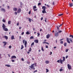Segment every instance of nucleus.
I'll list each match as a JSON object with an SVG mask.
<instances>
[{
  "label": "nucleus",
  "mask_w": 73,
  "mask_h": 73,
  "mask_svg": "<svg viewBox=\"0 0 73 73\" xmlns=\"http://www.w3.org/2000/svg\"><path fill=\"white\" fill-rule=\"evenodd\" d=\"M2 27L3 28V29L5 31H8V29L7 28H6L7 27L4 24H3Z\"/></svg>",
  "instance_id": "f257e3e1"
},
{
  "label": "nucleus",
  "mask_w": 73,
  "mask_h": 73,
  "mask_svg": "<svg viewBox=\"0 0 73 73\" xmlns=\"http://www.w3.org/2000/svg\"><path fill=\"white\" fill-rule=\"evenodd\" d=\"M37 64V63H35L34 64H32L31 66H30L29 67L30 68H31V69H33V70H35V66H34V65H36Z\"/></svg>",
  "instance_id": "f03ea898"
},
{
  "label": "nucleus",
  "mask_w": 73,
  "mask_h": 73,
  "mask_svg": "<svg viewBox=\"0 0 73 73\" xmlns=\"http://www.w3.org/2000/svg\"><path fill=\"white\" fill-rule=\"evenodd\" d=\"M72 40V39L71 38H67L66 39L67 42L68 43H69V44H70V41L71 42H73V41Z\"/></svg>",
  "instance_id": "7ed1b4c3"
},
{
  "label": "nucleus",
  "mask_w": 73,
  "mask_h": 73,
  "mask_svg": "<svg viewBox=\"0 0 73 73\" xmlns=\"http://www.w3.org/2000/svg\"><path fill=\"white\" fill-rule=\"evenodd\" d=\"M63 60L61 59L60 60V62L61 64H62V62H64V61H65V57H63Z\"/></svg>",
  "instance_id": "20e7f679"
},
{
  "label": "nucleus",
  "mask_w": 73,
  "mask_h": 73,
  "mask_svg": "<svg viewBox=\"0 0 73 73\" xmlns=\"http://www.w3.org/2000/svg\"><path fill=\"white\" fill-rule=\"evenodd\" d=\"M67 67L69 70H70L72 69V67L71 66L69 65V64H68Z\"/></svg>",
  "instance_id": "39448f33"
},
{
  "label": "nucleus",
  "mask_w": 73,
  "mask_h": 73,
  "mask_svg": "<svg viewBox=\"0 0 73 73\" xmlns=\"http://www.w3.org/2000/svg\"><path fill=\"white\" fill-rule=\"evenodd\" d=\"M58 33L56 31L55 33L54 36H56V37H58Z\"/></svg>",
  "instance_id": "423d86ee"
},
{
  "label": "nucleus",
  "mask_w": 73,
  "mask_h": 73,
  "mask_svg": "<svg viewBox=\"0 0 73 73\" xmlns=\"http://www.w3.org/2000/svg\"><path fill=\"white\" fill-rule=\"evenodd\" d=\"M21 11V9H18V10L17 11V12L18 13H20V12Z\"/></svg>",
  "instance_id": "0eeeda50"
},
{
  "label": "nucleus",
  "mask_w": 73,
  "mask_h": 73,
  "mask_svg": "<svg viewBox=\"0 0 73 73\" xmlns=\"http://www.w3.org/2000/svg\"><path fill=\"white\" fill-rule=\"evenodd\" d=\"M1 11H3V12H5V9L2 8L1 9Z\"/></svg>",
  "instance_id": "6e6552de"
},
{
  "label": "nucleus",
  "mask_w": 73,
  "mask_h": 73,
  "mask_svg": "<svg viewBox=\"0 0 73 73\" xmlns=\"http://www.w3.org/2000/svg\"><path fill=\"white\" fill-rule=\"evenodd\" d=\"M46 7L45 6H43L42 7V9H43V10H46Z\"/></svg>",
  "instance_id": "1a4fd4ad"
},
{
  "label": "nucleus",
  "mask_w": 73,
  "mask_h": 73,
  "mask_svg": "<svg viewBox=\"0 0 73 73\" xmlns=\"http://www.w3.org/2000/svg\"><path fill=\"white\" fill-rule=\"evenodd\" d=\"M13 58H16V56H13L11 57V59H13Z\"/></svg>",
  "instance_id": "9d476101"
},
{
  "label": "nucleus",
  "mask_w": 73,
  "mask_h": 73,
  "mask_svg": "<svg viewBox=\"0 0 73 73\" xmlns=\"http://www.w3.org/2000/svg\"><path fill=\"white\" fill-rule=\"evenodd\" d=\"M13 10L14 11H17V8L14 7L13 8Z\"/></svg>",
  "instance_id": "9b49d317"
},
{
  "label": "nucleus",
  "mask_w": 73,
  "mask_h": 73,
  "mask_svg": "<svg viewBox=\"0 0 73 73\" xmlns=\"http://www.w3.org/2000/svg\"><path fill=\"white\" fill-rule=\"evenodd\" d=\"M27 41H25V48H27Z\"/></svg>",
  "instance_id": "f8f14e48"
},
{
  "label": "nucleus",
  "mask_w": 73,
  "mask_h": 73,
  "mask_svg": "<svg viewBox=\"0 0 73 73\" xmlns=\"http://www.w3.org/2000/svg\"><path fill=\"white\" fill-rule=\"evenodd\" d=\"M11 40H15V38L14 37V35H12L11 36Z\"/></svg>",
  "instance_id": "ddd939ff"
},
{
  "label": "nucleus",
  "mask_w": 73,
  "mask_h": 73,
  "mask_svg": "<svg viewBox=\"0 0 73 73\" xmlns=\"http://www.w3.org/2000/svg\"><path fill=\"white\" fill-rule=\"evenodd\" d=\"M34 42H36V43H38V40H34Z\"/></svg>",
  "instance_id": "4468645a"
},
{
  "label": "nucleus",
  "mask_w": 73,
  "mask_h": 73,
  "mask_svg": "<svg viewBox=\"0 0 73 73\" xmlns=\"http://www.w3.org/2000/svg\"><path fill=\"white\" fill-rule=\"evenodd\" d=\"M70 7H73V3H69V4Z\"/></svg>",
  "instance_id": "2eb2a0df"
},
{
  "label": "nucleus",
  "mask_w": 73,
  "mask_h": 73,
  "mask_svg": "<svg viewBox=\"0 0 73 73\" xmlns=\"http://www.w3.org/2000/svg\"><path fill=\"white\" fill-rule=\"evenodd\" d=\"M4 37L6 40H8V36H4Z\"/></svg>",
  "instance_id": "dca6fc26"
},
{
  "label": "nucleus",
  "mask_w": 73,
  "mask_h": 73,
  "mask_svg": "<svg viewBox=\"0 0 73 73\" xmlns=\"http://www.w3.org/2000/svg\"><path fill=\"white\" fill-rule=\"evenodd\" d=\"M49 37H50V35H49V34H48L46 36L47 38H49Z\"/></svg>",
  "instance_id": "f3484780"
},
{
  "label": "nucleus",
  "mask_w": 73,
  "mask_h": 73,
  "mask_svg": "<svg viewBox=\"0 0 73 73\" xmlns=\"http://www.w3.org/2000/svg\"><path fill=\"white\" fill-rule=\"evenodd\" d=\"M3 43H4V46H5V45H7V42H3Z\"/></svg>",
  "instance_id": "a211bd4d"
},
{
  "label": "nucleus",
  "mask_w": 73,
  "mask_h": 73,
  "mask_svg": "<svg viewBox=\"0 0 73 73\" xmlns=\"http://www.w3.org/2000/svg\"><path fill=\"white\" fill-rule=\"evenodd\" d=\"M42 13H46V11H45V10H42Z\"/></svg>",
  "instance_id": "6ab92c4d"
},
{
  "label": "nucleus",
  "mask_w": 73,
  "mask_h": 73,
  "mask_svg": "<svg viewBox=\"0 0 73 73\" xmlns=\"http://www.w3.org/2000/svg\"><path fill=\"white\" fill-rule=\"evenodd\" d=\"M49 63V62L48 61H45V63L46 64H48V63Z\"/></svg>",
  "instance_id": "aec40b11"
},
{
  "label": "nucleus",
  "mask_w": 73,
  "mask_h": 73,
  "mask_svg": "<svg viewBox=\"0 0 73 73\" xmlns=\"http://www.w3.org/2000/svg\"><path fill=\"white\" fill-rule=\"evenodd\" d=\"M11 21H8V24L9 25H10L11 24Z\"/></svg>",
  "instance_id": "412c9836"
},
{
  "label": "nucleus",
  "mask_w": 73,
  "mask_h": 73,
  "mask_svg": "<svg viewBox=\"0 0 73 73\" xmlns=\"http://www.w3.org/2000/svg\"><path fill=\"white\" fill-rule=\"evenodd\" d=\"M37 7L36 6H34L33 7V9H36Z\"/></svg>",
  "instance_id": "4be33fe9"
},
{
  "label": "nucleus",
  "mask_w": 73,
  "mask_h": 73,
  "mask_svg": "<svg viewBox=\"0 0 73 73\" xmlns=\"http://www.w3.org/2000/svg\"><path fill=\"white\" fill-rule=\"evenodd\" d=\"M64 46H66V45H67V43L66 42H65L64 43Z\"/></svg>",
  "instance_id": "5701e85b"
},
{
  "label": "nucleus",
  "mask_w": 73,
  "mask_h": 73,
  "mask_svg": "<svg viewBox=\"0 0 73 73\" xmlns=\"http://www.w3.org/2000/svg\"><path fill=\"white\" fill-rule=\"evenodd\" d=\"M64 14H58V16H62Z\"/></svg>",
  "instance_id": "b1692460"
},
{
  "label": "nucleus",
  "mask_w": 73,
  "mask_h": 73,
  "mask_svg": "<svg viewBox=\"0 0 73 73\" xmlns=\"http://www.w3.org/2000/svg\"><path fill=\"white\" fill-rule=\"evenodd\" d=\"M24 48V46H23V45H22L21 47V50H22Z\"/></svg>",
  "instance_id": "393cba45"
},
{
  "label": "nucleus",
  "mask_w": 73,
  "mask_h": 73,
  "mask_svg": "<svg viewBox=\"0 0 73 73\" xmlns=\"http://www.w3.org/2000/svg\"><path fill=\"white\" fill-rule=\"evenodd\" d=\"M43 44H47L48 45H49V44L48 43V42H43Z\"/></svg>",
  "instance_id": "a878e982"
},
{
  "label": "nucleus",
  "mask_w": 73,
  "mask_h": 73,
  "mask_svg": "<svg viewBox=\"0 0 73 73\" xmlns=\"http://www.w3.org/2000/svg\"><path fill=\"white\" fill-rule=\"evenodd\" d=\"M26 35H29L30 34V33H29V32L27 31L26 33Z\"/></svg>",
  "instance_id": "bb28decb"
},
{
  "label": "nucleus",
  "mask_w": 73,
  "mask_h": 73,
  "mask_svg": "<svg viewBox=\"0 0 73 73\" xmlns=\"http://www.w3.org/2000/svg\"><path fill=\"white\" fill-rule=\"evenodd\" d=\"M5 66H7V67H11V66L9 65L6 64L5 65Z\"/></svg>",
  "instance_id": "cd10ccee"
},
{
  "label": "nucleus",
  "mask_w": 73,
  "mask_h": 73,
  "mask_svg": "<svg viewBox=\"0 0 73 73\" xmlns=\"http://www.w3.org/2000/svg\"><path fill=\"white\" fill-rule=\"evenodd\" d=\"M33 38H34L33 36H31L30 38V39H33Z\"/></svg>",
  "instance_id": "c85d7f7f"
},
{
  "label": "nucleus",
  "mask_w": 73,
  "mask_h": 73,
  "mask_svg": "<svg viewBox=\"0 0 73 73\" xmlns=\"http://www.w3.org/2000/svg\"><path fill=\"white\" fill-rule=\"evenodd\" d=\"M2 21L3 23H5V22H6V21H5V19H3L2 20Z\"/></svg>",
  "instance_id": "c756f323"
},
{
  "label": "nucleus",
  "mask_w": 73,
  "mask_h": 73,
  "mask_svg": "<svg viewBox=\"0 0 73 73\" xmlns=\"http://www.w3.org/2000/svg\"><path fill=\"white\" fill-rule=\"evenodd\" d=\"M32 50V48H31V47H30V48L29 49V52H31V51Z\"/></svg>",
  "instance_id": "7c9ffc66"
},
{
  "label": "nucleus",
  "mask_w": 73,
  "mask_h": 73,
  "mask_svg": "<svg viewBox=\"0 0 73 73\" xmlns=\"http://www.w3.org/2000/svg\"><path fill=\"white\" fill-rule=\"evenodd\" d=\"M32 19H31V18H29V21L30 23H31V20H32Z\"/></svg>",
  "instance_id": "2f4dec72"
},
{
  "label": "nucleus",
  "mask_w": 73,
  "mask_h": 73,
  "mask_svg": "<svg viewBox=\"0 0 73 73\" xmlns=\"http://www.w3.org/2000/svg\"><path fill=\"white\" fill-rule=\"evenodd\" d=\"M41 50H42V51H44V50L42 46L41 47Z\"/></svg>",
  "instance_id": "473e14b6"
},
{
  "label": "nucleus",
  "mask_w": 73,
  "mask_h": 73,
  "mask_svg": "<svg viewBox=\"0 0 73 73\" xmlns=\"http://www.w3.org/2000/svg\"><path fill=\"white\" fill-rule=\"evenodd\" d=\"M34 44H35V43H34V42H33L31 44V46H33V45H34Z\"/></svg>",
  "instance_id": "72a5a7b5"
},
{
  "label": "nucleus",
  "mask_w": 73,
  "mask_h": 73,
  "mask_svg": "<svg viewBox=\"0 0 73 73\" xmlns=\"http://www.w3.org/2000/svg\"><path fill=\"white\" fill-rule=\"evenodd\" d=\"M46 72H49V70H48V69H46Z\"/></svg>",
  "instance_id": "f704fd0d"
},
{
  "label": "nucleus",
  "mask_w": 73,
  "mask_h": 73,
  "mask_svg": "<svg viewBox=\"0 0 73 73\" xmlns=\"http://www.w3.org/2000/svg\"><path fill=\"white\" fill-rule=\"evenodd\" d=\"M69 37H72V38H73V35H70L69 36Z\"/></svg>",
  "instance_id": "c9c22d12"
},
{
  "label": "nucleus",
  "mask_w": 73,
  "mask_h": 73,
  "mask_svg": "<svg viewBox=\"0 0 73 73\" xmlns=\"http://www.w3.org/2000/svg\"><path fill=\"white\" fill-rule=\"evenodd\" d=\"M37 34L38 35V36H40V33H37Z\"/></svg>",
  "instance_id": "e433bc0d"
},
{
  "label": "nucleus",
  "mask_w": 73,
  "mask_h": 73,
  "mask_svg": "<svg viewBox=\"0 0 73 73\" xmlns=\"http://www.w3.org/2000/svg\"><path fill=\"white\" fill-rule=\"evenodd\" d=\"M34 11H37V9H33Z\"/></svg>",
  "instance_id": "4c0bfd02"
},
{
  "label": "nucleus",
  "mask_w": 73,
  "mask_h": 73,
  "mask_svg": "<svg viewBox=\"0 0 73 73\" xmlns=\"http://www.w3.org/2000/svg\"><path fill=\"white\" fill-rule=\"evenodd\" d=\"M68 50H69V49H66L65 52H68Z\"/></svg>",
  "instance_id": "58836bf2"
},
{
  "label": "nucleus",
  "mask_w": 73,
  "mask_h": 73,
  "mask_svg": "<svg viewBox=\"0 0 73 73\" xmlns=\"http://www.w3.org/2000/svg\"><path fill=\"white\" fill-rule=\"evenodd\" d=\"M46 6L48 8H49V7H50V6H49V5H46Z\"/></svg>",
  "instance_id": "ea45409f"
},
{
  "label": "nucleus",
  "mask_w": 73,
  "mask_h": 73,
  "mask_svg": "<svg viewBox=\"0 0 73 73\" xmlns=\"http://www.w3.org/2000/svg\"><path fill=\"white\" fill-rule=\"evenodd\" d=\"M41 5V3H39L38 4V5Z\"/></svg>",
  "instance_id": "a19ab883"
},
{
  "label": "nucleus",
  "mask_w": 73,
  "mask_h": 73,
  "mask_svg": "<svg viewBox=\"0 0 73 73\" xmlns=\"http://www.w3.org/2000/svg\"><path fill=\"white\" fill-rule=\"evenodd\" d=\"M61 32H62V31H59L58 32V33H61Z\"/></svg>",
  "instance_id": "79ce46f5"
},
{
  "label": "nucleus",
  "mask_w": 73,
  "mask_h": 73,
  "mask_svg": "<svg viewBox=\"0 0 73 73\" xmlns=\"http://www.w3.org/2000/svg\"><path fill=\"white\" fill-rule=\"evenodd\" d=\"M9 48L10 49H11V48H12V46H9Z\"/></svg>",
  "instance_id": "37998d69"
},
{
  "label": "nucleus",
  "mask_w": 73,
  "mask_h": 73,
  "mask_svg": "<svg viewBox=\"0 0 73 73\" xmlns=\"http://www.w3.org/2000/svg\"><path fill=\"white\" fill-rule=\"evenodd\" d=\"M63 41H61L60 42V44H63Z\"/></svg>",
  "instance_id": "c03bdc74"
},
{
  "label": "nucleus",
  "mask_w": 73,
  "mask_h": 73,
  "mask_svg": "<svg viewBox=\"0 0 73 73\" xmlns=\"http://www.w3.org/2000/svg\"><path fill=\"white\" fill-rule=\"evenodd\" d=\"M15 14L16 15H17V12H15Z\"/></svg>",
  "instance_id": "a18cd8bd"
},
{
  "label": "nucleus",
  "mask_w": 73,
  "mask_h": 73,
  "mask_svg": "<svg viewBox=\"0 0 73 73\" xmlns=\"http://www.w3.org/2000/svg\"><path fill=\"white\" fill-rule=\"evenodd\" d=\"M21 60L22 61H24V58H22L21 59Z\"/></svg>",
  "instance_id": "49530a36"
},
{
  "label": "nucleus",
  "mask_w": 73,
  "mask_h": 73,
  "mask_svg": "<svg viewBox=\"0 0 73 73\" xmlns=\"http://www.w3.org/2000/svg\"><path fill=\"white\" fill-rule=\"evenodd\" d=\"M11 61L12 62H15V60H12Z\"/></svg>",
  "instance_id": "de8ad7c7"
},
{
  "label": "nucleus",
  "mask_w": 73,
  "mask_h": 73,
  "mask_svg": "<svg viewBox=\"0 0 73 73\" xmlns=\"http://www.w3.org/2000/svg\"><path fill=\"white\" fill-rule=\"evenodd\" d=\"M63 70L62 69H60V72H62V70Z\"/></svg>",
  "instance_id": "09e8293b"
},
{
  "label": "nucleus",
  "mask_w": 73,
  "mask_h": 73,
  "mask_svg": "<svg viewBox=\"0 0 73 73\" xmlns=\"http://www.w3.org/2000/svg\"><path fill=\"white\" fill-rule=\"evenodd\" d=\"M24 32H23L22 33H21V35H24Z\"/></svg>",
  "instance_id": "8fccbe9b"
},
{
  "label": "nucleus",
  "mask_w": 73,
  "mask_h": 73,
  "mask_svg": "<svg viewBox=\"0 0 73 73\" xmlns=\"http://www.w3.org/2000/svg\"><path fill=\"white\" fill-rule=\"evenodd\" d=\"M57 62H58V63H60V60H58L57 61Z\"/></svg>",
  "instance_id": "3c124183"
},
{
  "label": "nucleus",
  "mask_w": 73,
  "mask_h": 73,
  "mask_svg": "<svg viewBox=\"0 0 73 73\" xmlns=\"http://www.w3.org/2000/svg\"><path fill=\"white\" fill-rule=\"evenodd\" d=\"M56 27L57 28V29H58V30L59 29V27H58V26H57Z\"/></svg>",
  "instance_id": "603ef678"
},
{
  "label": "nucleus",
  "mask_w": 73,
  "mask_h": 73,
  "mask_svg": "<svg viewBox=\"0 0 73 73\" xmlns=\"http://www.w3.org/2000/svg\"><path fill=\"white\" fill-rule=\"evenodd\" d=\"M31 10H30L29 13V15H30L31 14Z\"/></svg>",
  "instance_id": "864d4df0"
},
{
  "label": "nucleus",
  "mask_w": 73,
  "mask_h": 73,
  "mask_svg": "<svg viewBox=\"0 0 73 73\" xmlns=\"http://www.w3.org/2000/svg\"><path fill=\"white\" fill-rule=\"evenodd\" d=\"M46 18L45 19V21L46 23Z\"/></svg>",
  "instance_id": "5fc2aeb1"
},
{
  "label": "nucleus",
  "mask_w": 73,
  "mask_h": 73,
  "mask_svg": "<svg viewBox=\"0 0 73 73\" xmlns=\"http://www.w3.org/2000/svg\"><path fill=\"white\" fill-rule=\"evenodd\" d=\"M27 64H30V62H27Z\"/></svg>",
  "instance_id": "6e6d98bb"
},
{
  "label": "nucleus",
  "mask_w": 73,
  "mask_h": 73,
  "mask_svg": "<svg viewBox=\"0 0 73 73\" xmlns=\"http://www.w3.org/2000/svg\"><path fill=\"white\" fill-rule=\"evenodd\" d=\"M46 48H48V46H47V45L46 46Z\"/></svg>",
  "instance_id": "4d7b16f0"
},
{
  "label": "nucleus",
  "mask_w": 73,
  "mask_h": 73,
  "mask_svg": "<svg viewBox=\"0 0 73 73\" xmlns=\"http://www.w3.org/2000/svg\"><path fill=\"white\" fill-rule=\"evenodd\" d=\"M23 44H24L25 43V40H23Z\"/></svg>",
  "instance_id": "13d9d810"
},
{
  "label": "nucleus",
  "mask_w": 73,
  "mask_h": 73,
  "mask_svg": "<svg viewBox=\"0 0 73 73\" xmlns=\"http://www.w3.org/2000/svg\"><path fill=\"white\" fill-rule=\"evenodd\" d=\"M17 26H19V23H17Z\"/></svg>",
  "instance_id": "bf43d9fd"
},
{
  "label": "nucleus",
  "mask_w": 73,
  "mask_h": 73,
  "mask_svg": "<svg viewBox=\"0 0 73 73\" xmlns=\"http://www.w3.org/2000/svg\"><path fill=\"white\" fill-rule=\"evenodd\" d=\"M37 72V70H36L34 71L33 73H35V72Z\"/></svg>",
  "instance_id": "052dcab7"
},
{
  "label": "nucleus",
  "mask_w": 73,
  "mask_h": 73,
  "mask_svg": "<svg viewBox=\"0 0 73 73\" xmlns=\"http://www.w3.org/2000/svg\"><path fill=\"white\" fill-rule=\"evenodd\" d=\"M43 20V18L42 17L41 19V20Z\"/></svg>",
  "instance_id": "680f3d73"
},
{
  "label": "nucleus",
  "mask_w": 73,
  "mask_h": 73,
  "mask_svg": "<svg viewBox=\"0 0 73 73\" xmlns=\"http://www.w3.org/2000/svg\"><path fill=\"white\" fill-rule=\"evenodd\" d=\"M52 5H54V2H53V3H52Z\"/></svg>",
  "instance_id": "e2e57ef3"
},
{
  "label": "nucleus",
  "mask_w": 73,
  "mask_h": 73,
  "mask_svg": "<svg viewBox=\"0 0 73 73\" xmlns=\"http://www.w3.org/2000/svg\"><path fill=\"white\" fill-rule=\"evenodd\" d=\"M7 7L8 8V9H9V6H7Z\"/></svg>",
  "instance_id": "0e129e2a"
},
{
  "label": "nucleus",
  "mask_w": 73,
  "mask_h": 73,
  "mask_svg": "<svg viewBox=\"0 0 73 73\" xmlns=\"http://www.w3.org/2000/svg\"><path fill=\"white\" fill-rule=\"evenodd\" d=\"M52 54V52H50V55H51V54Z\"/></svg>",
  "instance_id": "69168bd1"
},
{
  "label": "nucleus",
  "mask_w": 73,
  "mask_h": 73,
  "mask_svg": "<svg viewBox=\"0 0 73 73\" xmlns=\"http://www.w3.org/2000/svg\"><path fill=\"white\" fill-rule=\"evenodd\" d=\"M8 56H9V57H10V55H9V54H8Z\"/></svg>",
  "instance_id": "338daca9"
},
{
  "label": "nucleus",
  "mask_w": 73,
  "mask_h": 73,
  "mask_svg": "<svg viewBox=\"0 0 73 73\" xmlns=\"http://www.w3.org/2000/svg\"><path fill=\"white\" fill-rule=\"evenodd\" d=\"M20 4H21V5H23V3H22V2H21V3H20Z\"/></svg>",
  "instance_id": "774afa93"
}]
</instances>
